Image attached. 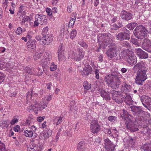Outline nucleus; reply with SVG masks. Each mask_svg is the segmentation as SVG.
Returning <instances> with one entry per match:
<instances>
[{
    "label": "nucleus",
    "mask_w": 151,
    "mask_h": 151,
    "mask_svg": "<svg viewBox=\"0 0 151 151\" xmlns=\"http://www.w3.org/2000/svg\"><path fill=\"white\" fill-rule=\"evenodd\" d=\"M91 130L92 133H97L100 130L99 126L97 121L95 120L92 121L91 123Z\"/></svg>",
    "instance_id": "12"
},
{
    "label": "nucleus",
    "mask_w": 151,
    "mask_h": 151,
    "mask_svg": "<svg viewBox=\"0 0 151 151\" xmlns=\"http://www.w3.org/2000/svg\"><path fill=\"white\" fill-rule=\"evenodd\" d=\"M137 25V24L136 23H132L128 24L127 25V27L130 30H133Z\"/></svg>",
    "instance_id": "41"
},
{
    "label": "nucleus",
    "mask_w": 151,
    "mask_h": 151,
    "mask_svg": "<svg viewBox=\"0 0 151 151\" xmlns=\"http://www.w3.org/2000/svg\"><path fill=\"white\" fill-rule=\"evenodd\" d=\"M121 114V116L123 119H125V123L127 121L131 120L132 116L128 114L127 111L123 109Z\"/></svg>",
    "instance_id": "24"
},
{
    "label": "nucleus",
    "mask_w": 151,
    "mask_h": 151,
    "mask_svg": "<svg viewBox=\"0 0 151 151\" xmlns=\"http://www.w3.org/2000/svg\"><path fill=\"white\" fill-rule=\"evenodd\" d=\"M24 70L26 72L28 73L30 75L33 74L34 70L32 68L30 69L29 67H26Z\"/></svg>",
    "instance_id": "43"
},
{
    "label": "nucleus",
    "mask_w": 151,
    "mask_h": 151,
    "mask_svg": "<svg viewBox=\"0 0 151 151\" xmlns=\"http://www.w3.org/2000/svg\"><path fill=\"white\" fill-rule=\"evenodd\" d=\"M130 55L128 57L127 62L131 65L135 64L137 62V59L136 56L132 52H129Z\"/></svg>",
    "instance_id": "16"
},
{
    "label": "nucleus",
    "mask_w": 151,
    "mask_h": 151,
    "mask_svg": "<svg viewBox=\"0 0 151 151\" xmlns=\"http://www.w3.org/2000/svg\"><path fill=\"white\" fill-rule=\"evenodd\" d=\"M77 32L76 30L74 29L72 31L70 34V38L73 39L76 36Z\"/></svg>",
    "instance_id": "45"
},
{
    "label": "nucleus",
    "mask_w": 151,
    "mask_h": 151,
    "mask_svg": "<svg viewBox=\"0 0 151 151\" xmlns=\"http://www.w3.org/2000/svg\"><path fill=\"white\" fill-rule=\"evenodd\" d=\"M135 35L131 37L130 42L135 45H138L139 43L138 42L137 40L135 38Z\"/></svg>",
    "instance_id": "39"
},
{
    "label": "nucleus",
    "mask_w": 151,
    "mask_h": 151,
    "mask_svg": "<svg viewBox=\"0 0 151 151\" xmlns=\"http://www.w3.org/2000/svg\"><path fill=\"white\" fill-rule=\"evenodd\" d=\"M2 4L5 9H6L7 6L8 0H2Z\"/></svg>",
    "instance_id": "56"
},
{
    "label": "nucleus",
    "mask_w": 151,
    "mask_h": 151,
    "mask_svg": "<svg viewBox=\"0 0 151 151\" xmlns=\"http://www.w3.org/2000/svg\"><path fill=\"white\" fill-rule=\"evenodd\" d=\"M49 54V52H45L41 62V64L42 65L43 71L45 74L47 73V69L48 68L47 64L50 63V61Z\"/></svg>",
    "instance_id": "8"
},
{
    "label": "nucleus",
    "mask_w": 151,
    "mask_h": 151,
    "mask_svg": "<svg viewBox=\"0 0 151 151\" xmlns=\"http://www.w3.org/2000/svg\"><path fill=\"white\" fill-rule=\"evenodd\" d=\"M6 68H8V69L9 71L10 72H11V70H10V69H11V70L12 71H13L14 69L13 68H14V66L13 65V64L11 65V62H9L8 63H7L6 65Z\"/></svg>",
    "instance_id": "40"
},
{
    "label": "nucleus",
    "mask_w": 151,
    "mask_h": 151,
    "mask_svg": "<svg viewBox=\"0 0 151 151\" xmlns=\"http://www.w3.org/2000/svg\"><path fill=\"white\" fill-rule=\"evenodd\" d=\"M147 64L143 62L138 63L134 66L133 69L137 71L135 80V83L138 85H142L143 83L147 79Z\"/></svg>",
    "instance_id": "1"
},
{
    "label": "nucleus",
    "mask_w": 151,
    "mask_h": 151,
    "mask_svg": "<svg viewBox=\"0 0 151 151\" xmlns=\"http://www.w3.org/2000/svg\"><path fill=\"white\" fill-rule=\"evenodd\" d=\"M112 39L113 37L110 34H99L98 40L100 47L97 50V51L99 52L101 47L105 48L107 45L111 43Z\"/></svg>",
    "instance_id": "3"
},
{
    "label": "nucleus",
    "mask_w": 151,
    "mask_h": 151,
    "mask_svg": "<svg viewBox=\"0 0 151 151\" xmlns=\"http://www.w3.org/2000/svg\"><path fill=\"white\" fill-rule=\"evenodd\" d=\"M92 69L91 67L89 65H86L84 67L81 72V73L83 76H87L91 74Z\"/></svg>",
    "instance_id": "23"
},
{
    "label": "nucleus",
    "mask_w": 151,
    "mask_h": 151,
    "mask_svg": "<svg viewBox=\"0 0 151 151\" xmlns=\"http://www.w3.org/2000/svg\"><path fill=\"white\" fill-rule=\"evenodd\" d=\"M72 6L71 4L68 5L67 8V11L68 12L70 13L72 12Z\"/></svg>",
    "instance_id": "64"
},
{
    "label": "nucleus",
    "mask_w": 151,
    "mask_h": 151,
    "mask_svg": "<svg viewBox=\"0 0 151 151\" xmlns=\"http://www.w3.org/2000/svg\"><path fill=\"white\" fill-rule=\"evenodd\" d=\"M116 39L118 40H123V33L120 32L116 36Z\"/></svg>",
    "instance_id": "50"
},
{
    "label": "nucleus",
    "mask_w": 151,
    "mask_h": 151,
    "mask_svg": "<svg viewBox=\"0 0 151 151\" xmlns=\"http://www.w3.org/2000/svg\"><path fill=\"white\" fill-rule=\"evenodd\" d=\"M52 35L48 34L42 37L40 43L42 45H47L52 42Z\"/></svg>",
    "instance_id": "9"
},
{
    "label": "nucleus",
    "mask_w": 151,
    "mask_h": 151,
    "mask_svg": "<svg viewBox=\"0 0 151 151\" xmlns=\"http://www.w3.org/2000/svg\"><path fill=\"white\" fill-rule=\"evenodd\" d=\"M122 45L126 47L127 48H129L130 47V45L129 43L126 41H124L122 42Z\"/></svg>",
    "instance_id": "54"
},
{
    "label": "nucleus",
    "mask_w": 151,
    "mask_h": 151,
    "mask_svg": "<svg viewBox=\"0 0 151 151\" xmlns=\"http://www.w3.org/2000/svg\"><path fill=\"white\" fill-rule=\"evenodd\" d=\"M99 91L100 93L101 96L103 98V99H105L107 101H109L110 99L109 94L105 92L103 88H99Z\"/></svg>",
    "instance_id": "25"
},
{
    "label": "nucleus",
    "mask_w": 151,
    "mask_h": 151,
    "mask_svg": "<svg viewBox=\"0 0 151 151\" xmlns=\"http://www.w3.org/2000/svg\"><path fill=\"white\" fill-rule=\"evenodd\" d=\"M57 68V65L55 64L53 62L51 63L50 67V71H52L55 70Z\"/></svg>",
    "instance_id": "44"
},
{
    "label": "nucleus",
    "mask_w": 151,
    "mask_h": 151,
    "mask_svg": "<svg viewBox=\"0 0 151 151\" xmlns=\"http://www.w3.org/2000/svg\"><path fill=\"white\" fill-rule=\"evenodd\" d=\"M126 124L127 128L131 132H134L138 130L137 125L134 124L131 120L127 121Z\"/></svg>",
    "instance_id": "20"
},
{
    "label": "nucleus",
    "mask_w": 151,
    "mask_h": 151,
    "mask_svg": "<svg viewBox=\"0 0 151 151\" xmlns=\"http://www.w3.org/2000/svg\"><path fill=\"white\" fill-rule=\"evenodd\" d=\"M5 78V75L3 73L0 72V84L4 81Z\"/></svg>",
    "instance_id": "51"
},
{
    "label": "nucleus",
    "mask_w": 151,
    "mask_h": 151,
    "mask_svg": "<svg viewBox=\"0 0 151 151\" xmlns=\"http://www.w3.org/2000/svg\"><path fill=\"white\" fill-rule=\"evenodd\" d=\"M52 99V96L49 95H46L43 99L42 101L40 103L36 100L32 102V104L27 108V110L29 111H33L37 114L38 111H41L47 106L48 103Z\"/></svg>",
    "instance_id": "2"
},
{
    "label": "nucleus",
    "mask_w": 151,
    "mask_h": 151,
    "mask_svg": "<svg viewBox=\"0 0 151 151\" xmlns=\"http://www.w3.org/2000/svg\"><path fill=\"white\" fill-rule=\"evenodd\" d=\"M85 149V143L83 142H80L78 146V151H84Z\"/></svg>",
    "instance_id": "31"
},
{
    "label": "nucleus",
    "mask_w": 151,
    "mask_h": 151,
    "mask_svg": "<svg viewBox=\"0 0 151 151\" xmlns=\"http://www.w3.org/2000/svg\"><path fill=\"white\" fill-rule=\"evenodd\" d=\"M45 118V116H39L37 118V120L39 122H41Z\"/></svg>",
    "instance_id": "61"
},
{
    "label": "nucleus",
    "mask_w": 151,
    "mask_h": 151,
    "mask_svg": "<svg viewBox=\"0 0 151 151\" xmlns=\"http://www.w3.org/2000/svg\"><path fill=\"white\" fill-rule=\"evenodd\" d=\"M26 45L27 48L29 51H33L36 48V42L35 40H29L27 42Z\"/></svg>",
    "instance_id": "21"
},
{
    "label": "nucleus",
    "mask_w": 151,
    "mask_h": 151,
    "mask_svg": "<svg viewBox=\"0 0 151 151\" xmlns=\"http://www.w3.org/2000/svg\"><path fill=\"white\" fill-rule=\"evenodd\" d=\"M66 133L68 136H71L72 134H73V130H70L69 131H66Z\"/></svg>",
    "instance_id": "63"
},
{
    "label": "nucleus",
    "mask_w": 151,
    "mask_h": 151,
    "mask_svg": "<svg viewBox=\"0 0 151 151\" xmlns=\"http://www.w3.org/2000/svg\"><path fill=\"white\" fill-rule=\"evenodd\" d=\"M52 133V131L50 129L44 131L40 133V139H47L51 135Z\"/></svg>",
    "instance_id": "17"
},
{
    "label": "nucleus",
    "mask_w": 151,
    "mask_h": 151,
    "mask_svg": "<svg viewBox=\"0 0 151 151\" xmlns=\"http://www.w3.org/2000/svg\"><path fill=\"white\" fill-rule=\"evenodd\" d=\"M131 88V87L130 85H128L126 84H124V86H122V90L125 93L126 96H125L124 101L127 105H130L133 104V101L131 96L128 94H127V92L130 91Z\"/></svg>",
    "instance_id": "6"
},
{
    "label": "nucleus",
    "mask_w": 151,
    "mask_h": 151,
    "mask_svg": "<svg viewBox=\"0 0 151 151\" xmlns=\"http://www.w3.org/2000/svg\"><path fill=\"white\" fill-rule=\"evenodd\" d=\"M136 53L140 58L145 59L148 57V54L142 50L141 48H137L135 50Z\"/></svg>",
    "instance_id": "19"
},
{
    "label": "nucleus",
    "mask_w": 151,
    "mask_h": 151,
    "mask_svg": "<svg viewBox=\"0 0 151 151\" xmlns=\"http://www.w3.org/2000/svg\"><path fill=\"white\" fill-rule=\"evenodd\" d=\"M91 84L87 81H85L83 82V86L84 89L86 90H88L91 88Z\"/></svg>",
    "instance_id": "37"
},
{
    "label": "nucleus",
    "mask_w": 151,
    "mask_h": 151,
    "mask_svg": "<svg viewBox=\"0 0 151 151\" xmlns=\"http://www.w3.org/2000/svg\"><path fill=\"white\" fill-rule=\"evenodd\" d=\"M85 55V52L82 49L70 51L69 54V58L76 61H80L82 59Z\"/></svg>",
    "instance_id": "4"
},
{
    "label": "nucleus",
    "mask_w": 151,
    "mask_h": 151,
    "mask_svg": "<svg viewBox=\"0 0 151 151\" xmlns=\"http://www.w3.org/2000/svg\"><path fill=\"white\" fill-rule=\"evenodd\" d=\"M147 30L145 27L142 25L136 27L134 31L135 36L139 39H142L146 36Z\"/></svg>",
    "instance_id": "5"
},
{
    "label": "nucleus",
    "mask_w": 151,
    "mask_h": 151,
    "mask_svg": "<svg viewBox=\"0 0 151 151\" xmlns=\"http://www.w3.org/2000/svg\"><path fill=\"white\" fill-rule=\"evenodd\" d=\"M145 151H151V144H147L144 147Z\"/></svg>",
    "instance_id": "46"
},
{
    "label": "nucleus",
    "mask_w": 151,
    "mask_h": 151,
    "mask_svg": "<svg viewBox=\"0 0 151 151\" xmlns=\"http://www.w3.org/2000/svg\"><path fill=\"white\" fill-rule=\"evenodd\" d=\"M104 146L106 151H113L115 148V146L111 143V141L108 138L105 139Z\"/></svg>",
    "instance_id": "11"
},
{
    "label": "nucleus",
    "mask_w": 151,
    "mask_h": 151,
    "mask_svg": "<svg viewBox=\"0 0 151 151\" xmlns=\"http://www.w3.org/2000/svg\"><path fill=\"white\" fill-rule=\"evenodd\" d=\"M76 19V17L75 16L73 15L71 17V19L68 24V27L69 28H71L73 27L75 22Z\"/></svg>",
    "instance_id": "30"
},
{
    "label": "nucleus",
    "mask_w": 151,
    "mask_h": 151,
    "mask_svg": "<svg viewBox=\"0 0 151 151\" xmlns=\"http://www.w3.org/2000/svg\"><path fill=\"white\" fill-rule=\"evenodd\" d=\"M112 78V76L111 75H107L105 77L106 82L108 85H110V86L114 88L118 87L117 85L119 84L113 81Z\"/></svg>",
    "instance_id": "14"
},
{
    "label": "nucleus",
    "mask_w": 151,
    "mask_h": 151,
    "mask_svg": "<svg viewBox=\"0 0 151 151\" xmlns=\"http://www.w3.org/2000/svg\"><path fill=\"white\" fill-rule=\"evenodd\" d=\"M42 51L39 49L36 51L33 54V57L34 60H37L42 55Z\"/></svg>",
    "instance_id": "28"
},
{
    "label": "nucleus",
    "mask_w": 151,
    "mask_h": 151,
    "mask_svg": "<svg viewBox=\"0 0 151 151\" xmlns=\"http://www.w3.org/2000/svg\"><path fill=\"white\" fill-rule=\"evenodd\" d=\"M99 71L97 69L95 70V77L96 79H98L99 78Z\"/></svg>",
    "instance_id": "60"
},
{
    "label": "nucleus",
    "mask_w": 151,
    "mask_h": 151,
    "mask_svg": "<svg viewBox=\"0 0 151 151\" xmlns=\"http://www.w3.org/2000/svg\"><path fill=\"white\" fill-rule=\"evenodd\" d=\"M108 119L111 122H114L116 120V117L113 116H110L108 117Z\"/></svg>",
    "instance_id": "57"
},
{
    "label": "nucleus",
    "mask_w": 151,
    "mask_h": 151,
    "mask_svg": "<svg viewBox=\"0 0 151 151\" xmlns=\"http://www.w3.org/2000/svg\"><path fill=\"white\" fill-rule=\"evenodd\" d=\"M42 73V70L39 67L34 70L33 74L39 76L41 75Z\"/></svg>",
    "instance_id": "34"
},
{
    "label": "nucleus",
    "mask_w": 151,
    "mask_h": 151,
    "mask_svg": "<svg viewBox=\"0 0 151 151\" xmlns=\"http://www.w3.org/2000/svg\"><path fill=\"white\" fill-rule=\"evenodd\" d=\"M147 31L151 34V22L147 26Z\"/></svg>",
    "instance_id": "62"
},
{
    "label": "nucleus",
    "mask_w": 151,
    "mask_h": 151,
    "mask_svg": "<svg viewBox=\"0 0 151 151\" xmlns=\"http://www.w3.org/2000/svg\"><path fill=\"white\" fill-rule=\"evenodd\" d=\"M34 133H33L31 130H25L24 132V136L26 137H31L33 135Z\"/></svg>",
    "instance_id": "33"
},
{
    "label": "nucleus",
    "mask_w": 151,
    "mask_h": 151,
    "mask_svg": "<svg viewBox=\"0 0 151 151\" xmlns=\"http://www.w3.org/2000/svg\"><path fill=\"white\" fill-rule=\"evenodd\" d=\"M47 127V122L46 121H44L42 123L40 126V128L42 129L46 128Z\"/></svg>",
    "instance_id": "59"
},
{
    "label": "nucleus",
    "mask_w": 151,
    "mask_h": 151,
    "mask_svg": "<svg viewBox=\"0 0 151 151\" xmlns=\"http://www.w3.org/2000/svg\"><path fill=\"white\" fill-rule=\"evenodd\" d=\"M22 28L20 27H19L17 29L15 33L17 35H19L22 33Z\"/></svg>",
    "instance_id": "52"
},
{
    "label": "nucleus",
    "mask_w": 151,
    "mask_h": 151,
    "mask_svg": "<svg viewBox=\"0 0 151 151\" xmlns=\"http://www.w3.org/2000/svg\"><path fill=\"white\" fill-rule=\"evenodd\" d=\"M63 117L61 116L54 117L53 119V124L56 125H58L62 122Z\"/></svg>",
    "instance_id": "29"
},
{
    "label": "nucleus",
    "mask_w": 151,
    "mask_h": 151,
    "mask_svg": "<svg viewBox=\"0 0 151 151\" xmlns=\"http://www.w3.org/2000/svg\"><path fill=\"white\" fill-rule=\"evenodd\" d=\"M141 101L145 107H147V106H150L151 105V98L149 96L144 95L141 98Z\"/></svg>",
    "instance_id": "18"
},
{
    "label": "nucleus",
    "mask_w": 151,
    "mask_h": 151,
    "mask_svg": "<svg viewBox=\"0 0 151 151\" xmlns=\"http://www.w3.org/2000/svg\"><path fill=\"white\" fill-rule=\"evenodd\" d=\"M9 121L8 120H3L0 123V126L3 128H6L9 124Z\"/></svg>",
    "instance_id": "32"
},
{
    "label": "nucleus",
    "mask_w": 151,
    "mask_h": 151,
    "mask_svg": "<svg viewBox=\"0 0 151 151\" xmlns=\"http://www.w3.org/2000/svg\"><path fill=\"white\" fill-rule=\"evenodd\" d=\"M123 33V40H129L130 38L129 31L126 29V32Z\"/></svg>",
    "instance_id": "36"
},
{
    "label": "nucleus",
    "mask_w": 151,
    "mask_h": 151,
    "mask_svg": "<svg viewBox=\"0 0 151 151\" xmlns=\"http://www.w3.org/2000/svg\"><path fill=\"white\" fill-rule=\"evenodd\" d=\"M79 44L82 47L84 48H87L88 45L86 43L83 42H78Z\"/></svg>",
    "instance_id": "58"
},
{
    "label": "nucleus",
    "mask_w": 151,
    "mask_h": 151,
    "mask_svg": "<svg viewBox=\"0 0 151 151\" xmlns=\"http://www.w3.org/2000/svg\"><path fill=\"white\" fill-rule=\"evenodd\" d=\"M64 47L63 44H60L59 46L58 52H64Z\"/></svg>",
    "instance_id": "53"
},
{
    "label": "nucleus",
    "mask_w": 151,
    "mask_h": 151,
    "mask_svg": "<svg viewBox=\"0 0 151 151\" xmlns=\"http://www.w3.org/2000/svg\"><path fill=\"white\" fill-rule=\"evenodd\" d=\"M46 11L47 14L48 16H51L52 15V11L50 8H47L46 9Z\"/></svg>",
    "instance_id": "55"
},
{
    "label": "nucleus",
    "mask_w": 151,
    "mask_h": 151,
    "mask_svg": "<svg viewBox=\"0 0 151 151\" xmlns=\"http://www.w3.org/2000/svg\"><path fill=\"white\" fill-rule=\"evenodd\" d=\"M106 54L109 59L115 60L120 59V57L118 56V50L116 49V46L110 48L106 52Z\"/></svg>",
    "instance_id": "7"
},
{
    "label": "nucleus",
    "mask_w": 151,
    "mask_h": 151,
    "mask_svg": "<svg viewBox=\"0 0 151 151\" xmlns=\"http://www.w3.org/2000/svg\"><path fill=\"white\" fill-rule=\"evenodd\" d=\"M35 19L40 23L41 25H45L47 22V19L45 16L41 14H36L35 16Z\"/></svg>",
    "instance_id": "13"
},
{
    "label": "nucleus",
    "mask_w": 151,
    "mask_h": 151,
    "mask_svg": "<svg viewBox=\"0 0 151 151\" xmlns=\"http://www.w3.org/2000/svg\"><path fill=\"white\" fill-rule=\"evenodd\" d=\"M129 52H132L129 49L124 50L122 51L120 54H119V51H118V56L120 57V59L123 58H125L127 57H128L130 55Z\"/></svg>",
    "instance_id": "27"
},
{
    "label": "nucleus",
    "mask_w": 151,
    "mask_h": 151,
    "mask_svg": "<svg viewBox=\"0 0 151 151\" xmlns=\"http://www.w3.org/2000/svg\"><path fill=\"white\" fill-rule=\"evenodd\" d=\"M33 35V32L31 30H29L28 32L27 33L26 37L28 39L30 40L32 38V36Z\"/></svg>",
    "instance_id": "48"
},
{
    "label": "nucleus",
    "mask_w": 151,
    "mask_h": 151,
    "mask_svg": "<svg viewBox=\"0 0 151 151\" xmlns=\"http://www.w3.org/2000/svg\"><path fill=\"white\" fill-rule=\"evenodd\" d=\"M75 101H72L71 102L70 104V111L73 112L74 110H76L77 109V108H75L76 106L74 104Z\"/></svg>",
    "instance_id": "42"
},
{
    "label": "nucleus",
    "mask_w": 151,
    "mask_h": 151,
    "mask_svg": "<svg viewBox=\"0 0 151 151\" xmlns=\"http://www.w3.org/2000/svg\"><path fill=\"white\" fill-rule=\"evenodd\" d=\"M68 31L66 28H63L60 31V36H61V39L63 38L64 36L66 37V35H68Z\"/></svg>",
    "instance_id": "35"
},
{
    "label": "nucleus",
    "mask_w": 151,
    "mask_h": 151,
    "mask_svg": "<svg viewBox=\"0 0 151 151\" xmlns=\"http://www.w3.org/2000/svg\"><path fill=\"white\" fill-rule=\"evenodd\" d=\"M131 111L133 112L134 115L141 114L144 112L140 106H131Z\"/></svg>",
    "instance_id": "22"
},
{
    "label": "nucleus",
    "mask_w": 151,
    "mask_h": 151,
    "mask_svg": "<svg viewBox=\"0 0 151 151\" xmlns=\"http://www.w3.org/2000/svg\"><path fill=\"white\" fill-rule=\"evenodd\" d=\"M32 91H29L27 94V101H29L32 97Z\"/></svg>",
    "instance_id": "49"
},
{
    "label": "nucleus",
    "mask_w": 151,
    "mask_h": 151,
    "mask_svg": "<svg viewBox=\"0 0 151 151\" xmlns=\"http://www.w3.org/2000/svg\"><path fill=\"white\" fill-rule=\"evenodd\" d=\"M112 98L117 103H122L123 102L122 96L120 94V93L115 91H112Z\"/></svg>",
    "instance_id": "10"
},
{
    "label": "nucleus",
    "mask_w": 151,
    "mask_h": 151,
    "mask_svg": "<svg viewBox=\"0 0 151 151\" xmlns=\"http://www.w3.org/2000/svg\"><path fill=\"white\" fill-rule=\"evenodd\" d=\"M58 59L59 61H62L64 59L65 56L64 52H58Z\"/></svg>",
    "instance_id": "38"
},
{
    "label": "nucleus",
    "mask_w": 151,
    "mask_h": 151,
    "mask_svg": "<svg viewBox=\"0 0 151 151\" xmlns=\"http://www.w3.org/2000/svg\"><path fill=\"white\" fill-rule=\"evenodd\" d=\"M18 117V116L17 117L16 116L14 117V118L12 119L10 122L11 125H14L18 122L19 119H18L17 118Z\"/></svg>",
    "instance_id": "47"
},
{
    "label": "nucleus",
    "mask_w": 151,
    "mask_h": 151,
    "mask_svg": "<svg viewBox=\"0 0 151 151\" xmlns=\"http://www.w3.org/2000/svg\"><path fill=\"white\" fill-rule=\"evenodd\" d=\"M142 48L146 51L151 52V41L147 39H145L142 44Z\"/></svg>",
    "instance_id": "15"
},
{
    "label": "nucleus",
    "mask_w": 151,
    "mask_h": 151,
    "mask_svg": "<svg viewBox=\"0 0 151 151\" xmlns=\"http://www.w3.org/2000/svg\"><path fill=\"white\" fill-rule=\"evenodd\" d=\"M121 15L122 19L127 20H130L132 18L131 14L125 11H122L121 13Z\"/></svg>",
    "instance_id": "26"
}]
</instances>
